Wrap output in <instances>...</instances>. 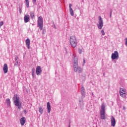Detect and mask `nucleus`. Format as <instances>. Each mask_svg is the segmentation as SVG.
<instances>
[{
  "label": "nucleus",
  "instance_id": "1",
  "mask_svg": "<svg viewBox=\"0 0 127 127\" xmlns=\"http://www.w3.org/2000/svg\"><path fill=\"white\" fill-rule=\"evenodd\" d=\"M73 69L75 72L81 73L83 69L81 67H78V58L76 57L74 58V62H73Z\"/></svg>",
  "mask_w": 127,
  "mask_h": 127
},
{
  "label": "nucleus",
  "instance_id": "2",
  "mask_svg": "<svg viewBox=\"0 0 127 127\" xmlns=\"http://www.w3.org/2000/svg\"><path fill=\"white\" fill-rule=\"evenodd\" d=\"M105 114H106V106L105 103H102L100 110V118L101 120H106L107 119Z\"/></svg>",
  "mask_w": 127,
  "mask_h": 127
},
{
  "label": "nucleus",
  "instance_id": "3",
  "mask_svg": "<svg viewBox=\"0 0 127 127\" xmlns=\"http://www.w3.org/2000/svg\"><path fill=\"white\" fill-rule=\"evenodd\" d=\"M69 42L72 47L75 48V47L77 46V39L76 38V37L75 36H70L69 39Z\"/></svg>",
  "mask_w": 127,
  "mask_h": 127
},
{
  "label": "nucleus",
  "instance_id": "4",
  "mask_svg": "<svg viewBox=\"0 0 127 127\" xmlns=\"http://www.w3.org/2000/svg\"><path fill=\"white\" fill-rule=\"evenodd\" d=\"M14 103L15 106L18 107V109H20L21 108V104L19 102V97L17 94H16L13 97Z\"/></svg>",
  "mask_w": 127,
  "mask_h": 127
},
{
  "label": "nucleus",
  "instance_id": "5",
  "mask_svg": "<svg viewBox=\"0 0 127 127\" xmlns=\"http://www.w3.org/2000/svg\"><path fill=\"white\" fill-rule=\"evenodd\" d=\"M38 24L40 30H42V28H43V18H42V16H39L38 17Z\"/></svg>",
  "mask_w": 127,
  "mask_h": 127
},
{
  "label": "nucleus",
  "instance_id": "6",
  "mask_svg": "<svg viewBox=\"0 0 127 127\" xmlns=\"http://www.w3.org/2000/svg\"><path fill=\"white\" fill-rule=\"evenodd\" d=\"M127 92V90L123 88H121L120 90V94L121 97H122V98H124V99H126L127 98V94L126 93Z\"/></svg>",
  "mask_w": 127,
  "mask_h": 127
},
{
  "label": "nucleus",
  "instance_id": "7",
  "mask_svg": "<svg viewBox=\"0 0 127 127\" xmlns=\"http://www.w3.org/2000/svg\"><path fill=\"white\" fill-rule=\"evenodd\" d=\"M111 58L113 60H115V59H119V53L118 51H116L114 52V53L112 54Z\"/></svg>",
  "mask_w": 127,
  "mask_h": 127
},
{
  "label": "nucleus",
  "instance_id": "8",
  "mask_svg": "<svg viewBox=\"0 0 127 127\" xmlns=\"http://www.w3.org/2000/svg\"><path fill=\"white\" fill-rule=\"evenodd\" d=\"M103 20L102 19V17L101 16L99 17V24H98V27L99 29H102L103 28Z\"/></svg>",
  "mask_w": 127,
  "mask_h": 127
},
{
  "label": "nucleus",
  "instance_id": "9",
  "mask_svg": "<svg viewBox=\"0 0 127 127\" xmlns=\"http://www.w3.org/2000/svg\"><path fill=\"white\" fill-rule=\"evenodd\" d=\"M36 72L37 75H40L42 73V70L41 69V67L40 66H37L36 69Z\"/></svg>",
  "mask_w": 127,
  "mask_h": 127
},
{
  "label": "nucleus",
  "instance_id": "10",
  "mask_svg": "<svg viewBox=\"0 0 127 127\" xmlns=\"http://www.w3.org/2000/svg\"><path fill=\"white\" fill-rule=\"evenodd\" d=\"M3 71L5 74H6L7 73V71H8V67L7 66V64H5L3 65Z\"/></svg>",
  "mask_w": 127,
  "mask_h": 127
},
{
  "label": "nucleus",
  "instance_id": "11",
  "mask_svg": "<svg viewBox=\"0 0 127 127\" xmlns=\"http://www.w3.org/2000/svg\"><path fill=\"white\" fill-rule=\"evenodd\" d=\"M47 108L48 110V113L50 114V112H51V106H50V102H48L47 103Z\"/></svg>",
  "mask_w": 127,
  "mask_h": 127
},
{
  "label": "nucleus",
  "instance_id": "12",
  "mask_svg": "<svg viewBox=\"0 0 127 127\" xmlns=\"http://www.w3.org/2000/svg\"><path fill=\"white\" fill-rule=\"evenodd\" d=\"M111 126L112 127H115L116 126V119L113 116L111 118Z\"/></svg>",
  "mask_w": 127,
  "mask_h": 127
},
{
  "label": "nucleus",
  "instance_id": "13",
  "mask_svg": "<svg viewBox=\"0 0 127 127\" xmlns=\"http://www.w3.org/2000/svg\"><path fill=\"white\" fill-rule=\"evenodd\" d=\"M26 121V120L25 119V118L22 117L20 119V124L21 126H24V124H25V122Z\"/></svg>",
  "mask_w": 127,
  "mask_h": 127
},
{
  "label": "nucleus",
  "instance_id": "14",
  "mask_svg": "<svg viewBox=\"0 0 127 127\" xmlns=\"http://www.w3.org/2000/svg\"><path fill=\"white\" fill-rule=\"evenodd\" d=\"M25 42H26V44L27 45L28 49H29L30 46V40H29V39H27L26 40Z\"/></svg>",
  "mask_w": 127,
  "mask_h": 127
},
{
  "label": "nucleus",
  "instance_id": "15",
  "mask_svg": "<svg viewBox=\"0 0 127 127\" xmlns=\"http://www.w3.org/2000/svg\"><path fill=\"white\" fill-rule=\"evenodd\" d=\"M29 21V15H25L24 16V22L25 23L28 22Z\"/></svg>",
  "mask_w": 127,
  "mask_h": 127
},
{
  "label": "nucleus",
  "instance_id": "16",
  "mask_svg": "<svg viewBox=\"0 0 127 127\" xmlns=\"http://www.w3.org/2000/svg\"><path fill=\"white\" fill-rule=\"evenodd\" d=\"M26 1V5L27 7H29V0H25Z\"/></svg>",
  "mask_w": 127,
  "mask_h": 127
},
{
  "label": "nucleus",
  "instance_id": "17",
  "mask_svg": "<svg viewBox=\"0 0 127 127\" xmlns=\"http://www.w3.org/2000/svg\"><path fill=\"white\" fill-rule=\"evenodd\" d=\"M81 92L82 94H83V95H85V88L81 87Z\"/></svg>",
  "mask_w": 127,
  "mask_h": 127
},
{
  "label": "nucleus",
  "instance_id": "18",
  "mask_svg": "<svg viewBox=\"0 0 127 127\" xmlns=\"http://www.w3.org/2000/svg\"><path fill=\"white\" fill-rule=\"evenodd\" d=\"M6 103L7 105H10V100L9 98H8L6 100Z\"/></svg>",
  "mask_w": 127,
  "mask_h": 127
},
{
  "label": "nucleus",
  "instance_id": "19",
  "mask_svg": "<svg viewBox=\"0 0 127 127\" xmlns=\"http://www.w3.org/2000/svg\"><path fill=\"white\" fill-rule=\"evenodd\" d=\"M69 11L70 12V15L73 16V15H74V12L73 11V9H72V8L69 9Z\"/></svg>",
  "mask_w": 127,
  "mask_h": 127
},
{
  "label": "nucleus",
  "instance_id": "20",
  "mask_svg": "<svg viewBox=\"0 0 127 127\" xmlns=\"http://www.w3.org/2000/svg\"><path fill=\"white\" fill-rule=\"evenodd\" d=\"M39 112L40 113H41V114H43V109H42V107H40L39 108Z\"/></svg>",
  "mask_w": 127,
  "mask_h": 127
},
{
  "label": "nucleus",
  "instance_id": "21",
  "mask_svg": "<svg viewBox=\"0 0 127 127\" xmlns=\"http://www.w3.org/2000/svg\"><path fill=\"white\" fill-rule=\"evenodd\" d=\"M30 16H31V18H34V17H35L34 13L31 12Z\"/></svg>",
  "mask_w": 127,
  "mask_h": 127
},
{
  "label": "nucleus",
  "instance_id": "22",
  "mask_svg": "<svg viewBox=\"0 0 127 127\" xmlns=\"http://www.w3.org/2000/svg\"><path fill=\"white\" fill-rule=\"evenodd\" d=\"M35 71V68H34V67H33V68L32 69V75L33 77L34 76Z\"/></svg>",
  "mask_w": 127,
  "mask_h": 127
},
{
  "label": "nucleus",
  "instance_id": "23",
  "mask_svg": "<svg viewBox=\"0 0 127 127\" xmlns=\"http://www.w3.org/2000/svg\"><path fill=\"white\" fill-rule=\"evenodd\" d=\"M101 33L102 35H105V31H104V30H101Z\"/></svg>",
  "mask_w": 127,
  "mask_h": 127
},
{
  "label": "nucleus",
  "instance_id": "24",
  "mask_svg": "<svg viewBox=\"0 0 127 127\" xmlns=\"http://www.w3.org/2000/svg\"><path fill=\"white\" fill-rule=\"evenodd\" d=\"M2 25H3V21L0 22V26H2Z\"/></svg>",
  "mask_w": 127,
  "mask_h": 127
},
{
  "label": "nucleus",
  "instance_id": "25",
  "mask_svg": "<svg viewBox=\"0 0 127 127\" xmlns=\"http://www.w3.org/2000/svg\"><path fill=\"white\" fill-rule=\"evenodd\" d=\"M69 9H71V8H72V4L70 3L69 4Z\"/></svg>",
  "mask_w": 127,
  "mask_h": 127
},
{
  "label": "nucleus",
  "instance_id": "26",
  "mask_svg": "<svg viewBox=\"0 0 127 127\" xmlns=\"http://www.w3.org/2000/svg\"><path fill=\"white\" fill-rule=\"evenodd\" d=\"M19 11L20 13H21L22 10H21V8H20V7H19Z\"/></svg>",
  "mask_w": 127,
  "mask_h": 127
},
{
  "label": "nucleus",
  "instance_id": "27",
  "mask_svg": "<svg viewBox=\"0 0 127 127\" xmlns=\"http://www.w3.org/2000/svg\"><path fill=\"white\" fill-rule=\"evenodd\" d=\"M125 44H126V45L127 46V38H126Z\"/></svg>",
  "mask_w": 127,
  "mask_h": 127
},
{
  "label": "nucleus",
  "instance_id": "28",
  "mask_svg": "<svg viewBox=\"0 0 127 127\" xmlns=\"http://www.w3.org/2000/svg\"><path fill=\"white\" fill-rule=\"evenodd\" d=\"M33 2H34V3H36V0H33Z\"/></svg>",
  "mask_w": 127,
  "mask_h": 127
},
{
  "label": "nucleus",
  "instance_id": "29",
  "mask_svg": "<svg viewBox=\"0 0 127 127\" xmlns=\"http://www.w3.org/2000/svg\"><path fill=\"white\" fill-rule=\"evenodd\" d=\"M79 53L80 54L82 53V50H79Z\"/></svg>",
  "mask_w": 127,
  "mask_h": 127
},
{
  "label": "nucleus",
  "instance_id": "30",
  "mask_svg": "<svg viewBox=\"0 0 127 127\" xmlns=\"http://www.w3.org/2000/svg\"><path fill=\"white\" fill-rule=\"evenodd\" d=\"M111 16H112V10H111V12H110V17Z\"/></svg>",
  "mask_w": 127,
  "mask_h": 127
},
{
  "label": "nucleus",
  "instance_id": "31",
  "mask_svg": "<svg viewBox=\"0 0 127 127\" xmlns=\"http://www.w3.org/2000/svg\"><path fill=\"white\" fill-rule=\"evenodd\" d=\"M85 59H83V64H85Z\"/></svg>",
  "mask_w": 127,
  "mask_h": 127
},
{
  "label": "nucleus",
  "instance_id": "32",
  "mask_svg": "<svg viewBox=\"0 0 127 127\" xmlns=\"http://www.w3.org/2000/svg\"><path fill=\"white\" fill-rule=\"evenodd\" d=\"M68 127H71V126H70V125H69Z\"/></svg>",
  "mask_w": 127,
  "mask_h": 127
},
{
  "label": "nucleus",
  "instance_id": "33",
  "mask_svg": "<svg viewBox=\"0 0 127 127\" xmlns=\"http://www.w3.org/2000/svg\"><path fill=\"white\" fill-rule=\"evenodd\" d=\"M24 112H25V113H26V110H24Z\"/></svg>",
  "mask_w": 127,
  "mask_h": 127
},
{
  "label": "nucleus",
  "instance_id": "34",
  "mask_svg": "<svg viewBox=\"0 0 127 127\" xmlns=\"http://www.w3.org/2000/svg\"><path fill=\"white\" fill-rule=\"evenodd\" d=\"M24 112H25V113H26V110H24Z\"/></svg>",
  "mask_w": 127,
  "mask_h": 127
},
{
  "label": "nucleus",
  "instance_id": "35",
  "mask_svg": "<svg viewBox=\"0 0 127 127\" xmlns=\"http://www.w3.org/2000/svg\"><path fill=\"white\" fill-rule=\"evenodd\" d=\"M92 95L94 96V93H92Z\"/></svg>",
  "mask_w": 127,
  "mask_h": 127
},
{
  "label": "nucleus",
  "instance_id": "36",
  "mask_svg": "<svg viewBox=\"0 0 127 127\" xmlns=\"http://www.w3.org/2000/svg\"><path fill=\"white\" fill-rule=\"evenodd\" d=\"M124 109H125V107H124Z\"/></svg>",
  "mask_w": 127,
  "mask_h": 127
}]
</instances>
